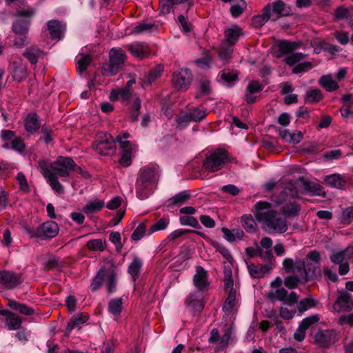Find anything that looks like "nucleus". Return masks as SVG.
Returning <instances> with one entry per match:
<instances>
[{
	"mask_svg": "<svg viewBox=\"0 0 353 353\" xmlns=\"http://www.w3.org/2000/svg\"><path fill=\"white\" fill-rule=\"evenodd\" d=\"M254 214L256 219L263 222L269 230L277 233H283L288 230V225L276 211L271 210V204L265 201H259L254 205Z\"/></svg>",
	"mask_w": 353,
	"mask_h": 353,
	"instance_id": "f257e3e1",
	"label": "nucleus"
},
{
	"mask_svg": "<svg viewBox=\"0 0 353 353\" xmlns=\"http://www.w3.org/2000/svg\"><path fill=\"white\" fill-rule=\"evenodd\" d=\"M224 288L228 296L222 306V310L227 316H233L239 307V284L238 281L232 279L231 266H225L224 270Z\"/></svg>",
	"mask_w": 353,
	"mask_h": 353,
	"instance_id": "f03ea898",
	"label": "nucleus"
},
{
	"mask_svg": "<svg viewBox=\"0 0 353 353\" xmlns=\"http://www.w3.org/2000/svg\"><path fill=\"white\" fill-rule=\"evenodd\" d=\"M159 181L157 170L151 167L141 168L136 181V196L140 200L148 199L154 191Z\"/></svg>",
	"mask_w": 353,
	"mask_h": 353,
	"instance_id": "7ed1b4c3",
	"label": "nucleus"
},
{
	"mask_svg": "<svg viewBox=\"0 0 353 353\" xmlns=\"http://www.w3.org/2000/svg\"><path fill=\"white\" fill-rule=\"evenodd\" d=\"M285 271L292 272L293 275L285 279V285L290 289L294 288L299 283H304L321 276L320 266H284Z\"/></svg>",
	"mask_w": 353,
	"mask_h": 353,
	"instance_id": "20e7f679",
	"label": "nucleus"
},
{
	"mask_svg": "<svg viewBox=\"0 0 353 353\" xmlns=\"http://www.w3.org/2000/svg\"><path fill=\"white\" fill-rule=\"evenodd\" d=\"M229 161V154L224 150L217 149L207 155L203 168L208 171L214 172L221 170Z\"/></svg>",
	"mask_w": 353,
	"mask_h": 353,
	"instance_id": "39448f33",
	"label": "nucleus"
},
{
	"mask_svg": "<svg viewBox=\"0 0 353 353\" xmlns=\"http://www.w3.org/2000/svg\"><path fill=\"white\" fill-rule=\"evenodd\" d=\"M125 54L121 49L112 48L110 51V60L102 67V74L110 77L116 74L122 68Z\"/></svg>",
	"mask_w": 353,
	"mask_h": 353,
	"instance_id": "423d86ee",
	"label": "nucleus"
},
{
	"mask_svg": "<svg viewBox=\"0 0 353 353\" xmlns=\"http://www.w3.org/2000/svg\"><path fill=\"white\" fill-rule=\"evenodd\" d=\"M115 141L108 132H100L97 134L93 143V148L100 155H110L115 152Z\"/></svg>",
	"mask_w": 353,
	"mask_h": 353,
	"instance_id": "0eeeda50",
	"label": "nucleus"
},
{
	"mask_svg": "<svg viewBox=\"0 0 353 353\" xmlns=\"http://www.w3.org/2000/svg\"><path fill=\"white\" fill-rule=\"evenodd\" d=\"M59 231L58 224L53 221H48L37 227L35 230L28 231V234L31 237L46 239L55 237L58 234Z\"/></svg>",
	"mask_w": 353,
	"mask_h": 353,
	"instance_id": "6e6552de",
	"label": "nucleus"
},
{
	"mask_svg": "<svg viewBox=\"0 0 353 353\" xmlns=\"http://www.w3.org/2000/svg\"><path fill=\"white\" fill-rule=\"evenodd\" d=\"M77 165L70 157H59L56 161L51 163V170L56 174L66 177L71 171L75 170Z\"/></svg>",
	"mask_w": 353,
	"mask_h": 353,
	"instance_id": "1a4fd4ad",
	"label": "nucleus"
},
{
	"mask_svg": "<svg viewBox=\"0 0 353 353\" xmlns=\"http://www.w3.org/2000/svg\"><path fill=\"white\" fill-rule=\"evenodd\" d=\"M23 282L21 273H15L10 270L0 271V285L6 290H12Z\"/></svg>",
	"mask_w": 353,
	"mask_h": 353,
	"instance_id": "9d476101",
	"label": "nucleus"
},
{
	"mask_svg": "<svg viewBox=\"0 0 353 353\" xmlns=\"http://www.w3.org/2000/svg\"><path fill=\"white\" fill-rule=\"evenodd\" d=\"M192 80V74L191 71L188 69H181L173 73L172 85L178 90H186Z\"/></svg>",
	"mask_w": 353,
	"mask_h": 353,
	"instance_id": "9b49d317",
	"label": "nucleus"
},
{
	"mask_svg": "<svg viewBox=\"0 0 353 353\" xmlns=\"http://www.w3.org/2000/svg\"><path fill=\"white\" fill-rule=\"evenodd\" d=\"M263 10L270 15V19L276 21L281 17L288 14L289 11L286 10V5L281 0L268 3Z\"/></svg>",
	"mask_w": 353,
	"mask_h": 353,
	"instance_id": "f8f14e48",
	"label": "nucleus"
},
{
	"mask_svg": "<svg viewBox=\"0 0 353 353\" xmlns=\"http://www.w3.org/2000/svg\"><path fill=\"white\" fill-rule=\"evenodd\" d=\"M330 258L334 265H348L353 260V245H349L343 250L333 252Z\"/></svg>",
	"mask_w": 353,
	"mask_h": 353,
	"instance_id": "ddd939ff",
	"label": "nucleus"
},
{
	"mask_svg": "<svg viewBox=\"0 0 353 353\" xmlns=\"http://www.w3.org/2000/svg\"><path fill=\"white\" fill-rule=\"evenodd\" d=\"M323 182L330 188L337 190H344L347 186V177L339 173H334L325 176Z\"/></svg>",
	"mask_w": 353,
	"mask_h": 353,
	"instance_id": "4468645a",
	"label": "nucleus"
},
{
	"mask_svg": "<svg viewBox=\"0 0 353 353\" xmlns=\"http://www.w3.org/2000/svg\"><path fill=\"white\" fill-rule=\"evenodd\" d=\"M338 340L336 332L333 330H321L314 336V342L318 345L325 347Z\"/></svg>",
	"mask_w": 353,
	"mask_h": 353,
	"instance_id": "2eb2a0df",
	"label": "nucleus"
},
{
	"mask_svg": "<svg viewBox=\"0 0 353 353\" xmlns=\"http://www.w3.org/2000/svg\"><path fill=\"white\" fill-rule=\"evenodd\" d=\"M353 307L352 295L346 290H341L340 294L334 304V309L338 312L342 310H351Z\"/></svg>",
	"mask_w": 353,
	"mask_h": 353,
	"instance_id": "dca6fc26",
	"label": "nucleus"
},
{
	"mask_svg": "<svg viewBox=\"0 0 353 353\" xmlns=\"http://www.w3.org/2000/svg\"><path fill=\"white\" fill-rule=\"evenodd\" d=\"M199 120V111L194 109L192 112H187L175 118V127L179 130L184 129L190 122Z\"/></svg>",
	"mask_w": 353,
	"mask_h": 353,
	"instance_id": "f3484780",
	"label": "nucleus"
},
{
	"mask_svg": "<svg viewBox=\"0 0 353 353\" xmlns=\"http://www.w3.org/2000/svg\"><path fill=\"white\" fill-rule=\"evenodd\" d=\"M277 203L282 205L281 211L288 217L296 216L300 210V206L295 201H283L281 199Z\"/></svg>",
	"mask_w": 353,
	"mask_h": 353,
	"instance_id": "a211bd4d",
	"label": "nucleus"
},
{
	"mask_svg": "<svg viewBox=\"0 0 353 353\" xmlns=\"http://www.w3.org/2000/svg\"><path fill=\"white\" fill-rule=\"evenodd\" d=\"M130 53L138 59L147 57L150 54L149 47L145 43L136 42L128 46Z\"/></svg>",
	"mask_w": 353,
	"mask_h": 353,
	"instance_id": "6ab92c4d",
	"label": "nucleus"
},
{
	"mask_svg": "<svg viewBox=\"0 0 353 353\" xmlns=\"http://www.w3.org/2000/svg\"><path fill=\"white\" fill-rule=\"evenodd\" d=\"M301 46V42L297 41H290L287 40H282L278 43L279 52L281 54L277 57H281L284 54H288L292 53L293 51L299 49Z\"/></svg>",
	"mask_w": 353,
	"mask_h": 353,
	"instance_id": "aec40b11",
	"label": "nucleus"
},
{
	"mask_svg": "<svg viewBox=\"0 0 353 353\" xmlns=\"http://www.w3.org/2000/svg\"><path fill=\"white\" fill-rule=\"evenodd\" d=\"M275 294L278 299L285 302L288 305H291L296 302L299 298L298 295L295 292H289L283 288H278L276 290Z\"/></svg>",
	"mask_w": 353,
	"mask_h": 353,
	"instance_id": "412c9836",
	"label": "nucleus"
},
{
	"mask_svg": "<svg viewBox=\"0 0 353 353\" xmlns=\"http://www.w3.org/2000/svg\"><path fill=\"white\" fill-rule=\"evenodd\" d=\"M88 319V315L84 313H79L73 316L67 324L65 334L68 335L75 327L85 323Z\"/></svg>",
	"mask_w": 353,
	"mask_h": 353,
	"instance_id": "4be33fe9",
	"label": "nucleus"
},
{
	"mask_svg": "<svg viewBox=\"0 0 353 353\" xmlns=\"http://www.w3.org/2000/svg\"><path fill=\"white\" fill-rule=\"evenodd\" d=\"M250 276L254 279L264 278L270 275L272 266H247Z\"/></svg>",
	"mask_w": 353,
	"mask_h": 353,
	"instance_id": "5701e85b",
	"label": "nucleus"
},
{
	"mask_svg": "<svg viewBox=\"0 0 353 353\" xmlns=\"http://www.w3.org/2000/svg\"><path fill=\"white\" fill-rule=\"evenodd\" d=\"M25 128L28 132H34L41 127L39 117L35 113H30L24 121Z\"/></svg>",
	"mask_w": 353,
	"mask_h": 353,
	"instance_id": "b1692460",
	"label": "nucleus"
},
{
	"mask_svg": "<svg viewBox=\"0 0 353 353\" xmlns=\"http://www.w3.org/2000/svg\"><path fill=\"white\" fill-rule=\"evenodd\" d=\"M47 26L52 39H61L65 28L59 21L50 20L48 21Z\"/></svg>",
	"mask_w": 353,
	"mask_h": 353,
	"instance_id": "393cba45",
	"label": "nucleus"
},
{
	"mask_svg": "<svg viewBox=\"0 0 353 353\" xmlns=\"http://www.w3.org/2000/svg\"><path fill=\"white\" fill-rule=\"evenodd\" d=\"M43 54V51L36 46L27 48L23 53L31 64H36L38 59Z\"/></svg>",
	"mask_w": 353,
	"mask_h": 353,
	"instance_id": "a878e982",
	"label": "nucleus"
},
{
	"mask_svg": "<svg viewBox=\"0 0 353 353\" xmlns=\"http://www.w3.org/2000/svg\"><path fill=\"white\" fill-rule=\"evenodd\" d=\"M30 21L28 19H19L12 24L13 32L19 35H26L29 30Z\"/></svg>",
	"mask_w": 353,
	"mask_h": 353,
	"instance_id": "bb28decb",
	"label": "nucleus"
},
{
	"mask_svg": "<svg viewBox=\"0 0 353 353\" xmlns=\"http://www.w3.org/2000/svg\"><path fill=\"white\" fill-rule=\"evenodd\" d=\"M8 305L13 310L17 311L20 314L26 316H30L34 314V310L32 307L12 299L8 301Z\"/></svg>",
	"mask_w": 353,
	"mask_h": 353,
	"instance_id": "cd10ccee",
	"label": "nucleus"
},
{
	"mask_svg": "<svg viewBox=\"0 0 353 353\" xmlns=\"http://www.w3.org/2000/svg\"><path fill=\"white\" fill-rule=\"evenodd\" d=\"M240 34V29L237 27L227 29L225 31V39L223 43L232 47L238 41Z\"/></svg>",
	"mask_w": 353,
	"mask_h": 353,
	"instance_id": "c85d7f7f",
	"label": "nucleus"
},
{
	"mask_svg": "<svg viewBox=\"0 0 353 353\" xmlns=\"http://www.w3.org/2000/svg\"><path fill=\"white\" fill-rule=\"evenodd\" d=\"M106 275L107 268L105 266H103L98 271L90 285V288L92 292L97 291L102 286L104 278Z\"/></svg>",
	"mask_w": 353,
	"mask_h": 353,
	"instance_id": "c756f323",
	"label": "nucleus"
},
{
	"mask_svg": "<svg viewBox=\"0 0 353 353\" xmlns=\"http://www.w3.org/2000/svg\"><path fill=\"white\" fill-rule=\"evenodd\" d=\"M223 237L229 242H233L236 240H241L243 237L244 232L241 229L229 230L227 228H222Z\"/></svg>",
	"mask_w": 353,
	"mask_h": 353,
	"instance_id": "7c9ffc66",
	"label": "nucleus"
},
{
	"mask_svg": "<svg viewBox=\"0 0 353 353\" xmlns=\"http://www.w3.org/2000/svg\"><path fill=\"white\" fill-rule=\"evenodd\" d=\"M190 198V195L187 192H181L169 199L168 206H181L185 204Z\"/></svg>",
	"mask_w": 353,
	"mask_h": 353,
	"instance_id": "2f4dec72",
	"label": "nucleus"
},
{
	"mask_svg": "<svg viewBox=\"0 0 353 353\" xmlns=\"http://www.w3.org/2000/svg\"><path fill=\"white\" fill-rule=\"evenodd\" d=\"M323 99V94L320 90L310 88L307 90L304 97L306 103H316Z\"/></svg>",
	"mask_w": 353,
	"mask_h": 353,
	"instance_id": "473e14b6",
	"label": "nucleus"
},
{
	"mask_svg": "<svg viewBox=\"0 0 353 353\" xmlns=\"http://www.w3.org/2000/svg\"><path fill=\"white\" fill-rule=\"evenodd\" d=\"M303 184L305 191L312 196H321L323 193V187L316 183L303 180Z\"/></svg>",
	"mask_w": 353,
	"mask_h": 353,
	"instance_id": "72a5a7b5",
	"label": "nucleus"
},
{
	"mask_svg": "<svg viewBox=\"0 0 353 353\" xmlns=\"http://www.w3.org/2000/svg\"><path fill=\"white\" fill-rule=\"evenodd\" d=\"M319 84L327 92H333L339 88V85L331 75H323L319 79Z\"/></svg>",
	"mask_w": 353,
	"mask_h": 353,
	"instance_id": "f704fd0d",
	"label": "nucleus"
},
{
	"mask_svg": "<svg viewBox=\"0 0 353 353\" xmlns=\"http://www.w3.org/2000/svg\"><path fill=\"white\" fill-rule=\"evenodd\" d=\"M185 305L188 310L196 316L198 312L199 295L197 292L190 294L185 300Z\"/></svg>",
	"mask_w": 353,
	"mask_h": 353,
	"instance_id": "c9c22d12",
	"label": "nucleus"
},
{
	"mask_svg": "<svg viewBox=\"0 0 353 353\" xmlns=\"http://www.w3.org/2000/svg\"><path fill=\"white\" fill-rule=\"evenodd\" d=\"M92 57L89 54L79 53L75 58V62L77 65V70L82 72L85 70L92 61Z\"/></svg>",
	"mask_w": 353,
	"mask_h": 353,
	"instance_id": "e433bc0d",
	"label": "nucleus"
},
{
	"mask_svg": "<svg viewBox=\"0 0 353 353\" xmlns=\"http://www.w3.org/2000/svg\"><path fill=\"white\" fill-rule=\"evenodd\" d=\"M108 276L107 281V291L108 294H112L116 292L117 285V273L112 268H107V275Z\"/></svg>",
	"mask_w": 353,
	"mask_h": 353,
	"instance_id": "4c0bfd02",
	"label": "nucleus"
},
{
	"mask_svg": "<svg viewBox=\"0 0 353 353\" xmlns=\"http://www.w3.org/2000/svg\"><path fill=\"white\" fill-rule=\"evenodd\" d=\"M214 65L213 55L210 50H204L200 57V70H208Z\"/></svg>",
	"mask_w": 353,
	"mask_h": 353,
	"instance_id": "58836bf2",
	"label": "nucleus"
},
{
	"mask_svg": "<svg viewBox=\"0 0 353 353\" xmlns=\"http://www.w3.org/2000/svg\"><path fill=\"white\" fill-rule=\"evenodd\" d=\"M185 0H159L161 12L167 14L173 10V8Z\"/></svg>",
	"mask_w": 353,
	"mask_h": 353,
	"instance_id": "ea45409f",
	"label": "nucleus"
},
{
	"mask_svg": "<svg viewBox=\"0 0 353 353\" xmlns=\"http://www.w3.org/2000/svg\"><path fill=\"white\" fill-rule=\"evenodd\" d=\"M104 205L105 203L103 201L96 199L86 204L84 206L83 211L86 214H92L101 210Z\"/></svg>",
	"mask_w": 353,
	"mask_h": 353,
	"instance_id": "a19ab883",
	"label": "nucleus"
},
{
	"mask_svg": "<svg viewBox=\"0 0 353 353\" xmlns=\"http://www.w3.org/2000/svg\"><path fill=\"white\" fill-rule=\"evenodd\" d=\"M123 309V301L121 298L111 299L108 303V311L114 316H119Z\"/></svg>",
	"mask_w": 353,
	"mask_h": 353,
	"instance_id": "79ce46f5",
	"label": "nucleus"
},
{
	"mask_svg": "<svg viewBox=\"0 0 353 353\" xmlns=\"http://www.w3.org/2000/svg\"><path fill=\"white\" fill-rule=\"evenodd\" d=\"M299 195V190L296 185V183L290 181H289L281 193V196H286L290 198H295Z\"/></svg>",
	"mask_w": 353,
	"mask_h": 353,
	"instance_id": "37998d69",
	"label": "nucleus"
},
{
	"mask_svg": "<svg viewBox=\"0 0 353 353\" xmlns=\"http://www.w3.org/2000/svg\"><path fill=\"white\" fill-rule=\"evenodd\" d=\"M6 324L8 327V329L10 330H18L20 328L22 319L21 317L12 312L8 318H6Z\"/></svg>",
	"mask_w": 353,
	"mask_h": 353,
	"instance_id": "c03bdc74",
	"label": "nucleus"
},
{
	"mask_svg": "<svg viewBox=\"0 0 353 353\" xmlns=\"http://www.w3.org/2000/svg\"><path fill=\"white\" fill-rule=\"evenodd\" d=\"M339 221L344 225H349L353 221V206H349L342 210Z\"/></svg>",
	"mask_w": 353,
	"mask_h": 353,
	"instance_id": "a18cd8bd",
	"label": "nucleus"
},
{
	"mask_svg": "<svg viewBox=\"0 0 353 353\" xmlns=\"http://www.w3.org/2000/svg\"><path fill=\"white\" fill-rule=\"evenodd\" d=\"M242 224L245 230L249 233H253L256 230V223L251 215L242 216Z\"/></svg>",
	"mask_w": 353,
	"mask_h": 353,
	"instance_id": "49530a36",
	"label": "nucleus"
},
{
	"mask_svg": "<svg viewBox=\"0 0 353 353\" xmlns=\"http://www.w3.org/2000/svg\"><path fill=\"white\" fill-rule=\"evenodd\" d=\"M12 77L14 80L21 81L26 77V70L23 65L17 63L13 64Z\"/></svg>",
	"mask_w": 353,
	"mask_h": 353,
	"instance_id": "de8ad7c7",
	"label": "nucleus"
},
{
	"mask_svg": "<svg viewBox=\"0 0 353 353\" xmlns=\"http://www.w3.org/2000/svg\"><path fill=\"white\" fill-rule=\"evenodd\" d=\"M316 304V301L312 297H307L302 299L298 305L299 312L302 314L305 311L314 307Z\"/></svg>",
	"mask_w": 353,
	"mask_h": 353,
	"instance_id": "09e8293b",
	"label": "nucleus"
},
{
	"mask_svg": "<svg viewBox=\"0 0 353 353\" xmlns=\"http://www.w3.org/2000/svg\"><path fill=\"white\" fill-rule=\"evenodd\" d=\"M210 290V281L208 280V273L202 266H200V294L204 292H208Z\"/></svg>",
	"mask_w": 353,
	"mask_h": 353,
	"instance_id": "8fccbe9b",
	"label": "nucleus"
},
{
	"mask_svg": "<svg viewBox=\"0 0 353 353\" xmlns=\"http://www.w3.org/2000/svg\"><path fill=\"white\" fill-rule=\"evenodd\" d=\"M232 52V47L222 43L219 51V57L223 63L228 62L229 59L231 58Z\"/></svg>",
	"mask_w": 353,
	"mask_h": 353,
	"instance_id": "3c124183",
	"label": "nucleus"
},
{
	"mask_svg": "<svg viewBox=\"0 0 353 353\" xmlns=\"http://www.w3.org/2000/svg\"><path fill=\"white\" fill-rule=\"evenodd\" d=\"M38 262L44 265H58L61 261L60 259L51 254H45L39 256Z\"/></svg>",
	"mask_w": 353,
	"mask_h": 353,
	"instance_id": "603ef678",
	"label": "nucleus"
},
{
	"mask_svg": "<svg viewBox=\"0 0 353 353\" xmlns=\"http://www.w3.org/2000/svg\"><path fill=\"white\" fill-rule=\"evenodd\" d=\"M3 147L6 149H13L19 152L23 151L25 148L23 141L18 137H15L10 142L4 143Z\"/></svg>",
	"mask_w": 353,
	"mask_h": 353,
	"instance_id": "864d4df0",
	"label": "nucleus"
},
{
	"mask_svg": "<svg viewBox=\"0 0 353 353\" xmlns=\"http://www.w3.org/2000/svg\"><path fill=\"white\" fill-rule=\"evenodd\" d=\"M87 248L92 251H103L105 248V241L99 239H92L88 241Z\"/></svg>",
	"mask_w": 353,
	"mask_h": 353,
	"instance_id": "5fc2aeb1",
	"label": "nucleus"
},
{
	"mask_svg": "<svg viewBox=\"0 0 353 353\" xmlns=\"http://www.w3.org/2000/svg\"><path fill=\"white\" fill-rule=\"evenodd\" d=\"M48 179V182L49 183L50 187L53 190L57 192L59 194H61L63 192V188L62 185L59 183L58 180L57 176L54 173L53 174H50V176L46 178Z\"/></svg>",
	"mask_w": 353,
	"mask_h": 353,
	"instance_id": "6e6d98bb",
	"label": "nucleus"
},
{
	"mask_svg": "<svg viewBox=\"0 0 353 353\" xmlns=\"http://www.w3.org/2000/svg\"><path fill=\"white\" fill-rule=\"evenodd\" d=\"M232 332L230 330H227L223 336L220 338L219 342L216 346V350H222L226 347L230 343Z\"/></svg>",
	"mask_w": 353,
	"mask_h": 353,
	"instance_id": "4d7b16f0",
	"label": "nucleus"
},
{
	"mask_svg": "<svg viewBox=\"0 0 353 353\" xmlns=\"http://www.w3.org/2000/svg\"><path fill=\"white\" fill-rule=\"evenodd\" d=\"M212 92L211 82L208 79H200V97L210 96Z\"/></svg>",
	"mask_w": 353,
	"mask_h": 353,
	"instance_id": "13d9d810",
	"label": "nucleus"
},
{
	"mask_svg": "<svg viewBox=\"0 0 353 353\" xmlns=\"http://www.w3.org/2000/svg\"><path fill=\"white\" fill-rule=\"evenodd\" d=\"M306 57V54L301 52L292 53L285 59V62L289 65H294L301 60L303 59Z\"/></svg>",
	"mask_w": 353,
	"mask_h": 353,
	"instance_id": "bf43d9fd",
	"label": "nucleus"
},
{
	"mask_svg": "<svg viewBox=\"0 0 353 353\" xmlns=\"http://www.w3.org/2000/svg\"><path fill=\"white\" fill-rule=\"evenodd\" d=\"M270 15L263 10V13L252 18V24L254 27L259 28L264 25L270 19Z\"/></svg>",
	"mask_w": 353,
	"mask_h": 353,
	"instance_id": "052dcab7",
	"label": "nucleus"
},
{
	"mask_svg": "<svg viewBox=\"0 0 353 353\" xmlns=\"http://www.w3.org/2000/svg\"><path fill=\"white\" fill-rule=\"evenodd\" d=\"M163 70V68L161 65H159L154 69L151 70L146 77L147 82L149 84L152 83L154 81H155L158 77L161 76Z\"/></svg>",
	"mask_w": 353,
	"mask_h": 353,
	"instance_id": "680f3d73",
	"label": "nucleus"
},
{
	"mask_svg": "<svg viewBox=\"0 0 353 353\" xmlns=\"http://www.w3.org/2000/svg\"><path fill=\"white\" fill-rule=\"evenodd\" d=\"M319 319H320L318 314L306 317L302 320L299 324V326L300 327H302L306 330L310 325L319 321Z\"/></svg>",
	"mask_w": 353,
	"mask_h": 353,
	"instance_id": "e2e57ef3",
	"label": "nucleus"
},
{
	"mask_svg": "<svg viewBox=\"0 0 353 353\" xmlns=\"http://www.w3.org/2000/svg\"><path fill=\"white\" fill-rule=\"evenodd\" d=\"M312 67V63L310 61H305L298 63L292 69L294 74H299L310 70Z\"/></svg>",
	"mask_w": 353,
	"mask_h": 353,
	"instance_id": "0e129e2a",
	"label": "nucleus"
},
{
	"mask_svg": "<svg viewBox=\"0 0 353 353\" xmlns=\"http://www.w3.org/2000/svg\"><path fill=\"white\" fill-rule=\"evenodd\" d=\"M154 26L153 23H140L132 30L133 34H141L150 31Z\"/></svg>",
	"mask_w": 353,
	"mask_h": 353,
	"instance_id": "69168bd1",
	"label": "nucleus"
},
{
	"mask_svg": "<svg viewBox=\"0 0 353 353\" xmlns=\"http://www.w3.org/2000/svg\"><path fill=\"white\" fill-rule=\"evenodd\" d=\"M141 108V101L139 99H137L134 102L133 107L131 110L130 119L132 121H137L139 115V110Z\"/></svg>",
	"mask_w": 353,
	"mask_h": 353,
	"instance_id": "338daca9",
	"label": "nucleus"
},
{
	"mask_svg": "<svg viewBox=\"0 0 353 353\" xmlns=\"http://www.w3.org/2000/svg\"><path fill=\"white\" fill-rule=\"evenodd\" d=\"M221 79L224 83H230L235 81L237 79V75L231 72L221 71L220 74Z\"/></svg>",
	"mask_w": 353,
	"mask_h": 353,
	"instance_id": "774afa93",
	"label": "nucleus"
}]
</instances>
